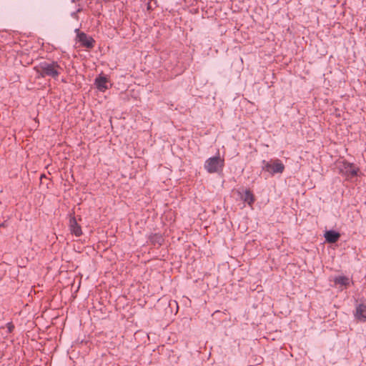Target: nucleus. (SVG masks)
I'll list each match as a JSON object with an SVG mask.
<instances>
[{
  "label": "nucleus",
  "mask_w": 366,
  "mask_h": 366,
  "mask_svg": "<svg viewBox=\"0 0 366 366\" xmlns=\"http://www.w3.org/2000/svg\"><path fill=\"white\" fill-rule=\"evenodd\" d=\"M62 70V67L56 61H43L39 64L37 72L42 78L49 76L56 79Z\"/></svg>",
  "instance_id": "1"
},
{
  "label": "nucleus",
  "mask_w": 366,
  "mask_h": 366,
  "mask_svg": "<svg viewBox=\"0 0 366 366\" xmlns=\"http://www.w3.org/2000/svg\"><path fill=\"white\" fill-rule=\"evenodd\" d=\"M285 168L284 164L279 159H271L262 162V170L268 172L272 176L283 173Z\"/></svg>",
  "instance_id": "2"
},
{
  "label": "nucleus",
  "mask_w": 366,
  "mask_h": 366,
  "mask_svg": "<svg viewBox=\"0 0 366 366\" xmlns=\"http://www.w3.org/2000/svg\"><path fill=\"white\" fill-rule=\"evenodd\" d=\"M224 159L218 156L208 158L204 164V167L208 173H217L223 169Z\"/></svg>",
  "instance_id": "3"
},
{
  "label": "nucleus",
  "mask_w": 366,
  "mask_h": 366,
  "mask_svg": "<svg viewBox=\"0 0 366 366\" xmlns=\"http://www.w3.org/2000/svg\"><path fill=\"white\" fill-rule=\"evenodd\" d=\"M337 169H339V172L347 179L356 177L359 171V169L355 167L354 164L350 163L345 160L340 161L337 163Z\"/></svg>",
  "instance_id": "4"
},
{
  "label": "nucleus",
  "mask_w": 366,
  "mask_h": 366,
  "mask_svg": "<svg viewBox=\"0 0 366 366\" xmlns=\"http://www.w3.org/2000/svg\"><path fill=\"white\" fill-rule=\"evenodd\" d=\"M94 85L100 92H105L112 86L107 76L102 74L98 75L94 80Z\"/></svg>",
  "instance_id": "5"
},
{
  "label": "nucleus",
  "mask_w": 366,
  "mask_h": 366,
  "mask_svg": "<svg viewBox=\"0 0 366 366\" xmlns=\"http://www.w3.org/2000/svg\"><path fill=\"white\" fill-rule=\"evenodd\" d=\"M354 317L358 322H366V300H362L356 305Z\"/></svg>",
  "instance_id": "6"
},
{
  "label": "nucleus",
  "mask_w": 366,
  "mask_h": 366,
  "mask_svg": "<svg viewBox=\"0 0 366 366\" xmlns=\"http://www.w3.org/2000/svg\"><path fill=\"white\" fill-rule=\"evenodd\" d=\"M75 31L77 33L76 37V43H79L80 46H92L94 40L91 36L84 32H80L78 29H76Z\"/></svg>",
  "instance_id": "7"
},
{
  "label": "nucleus",
  "mask_w": 366,
  "mask_h": 366,
  "mask_svg": "<svg viewBox=\"0 0 366 366\" xmlns=\"http://www.w3.org/2000/svg\"><path fill=\"white\" fill-rule=\"evenodd\" d=\"M69 227L71 234H74L76 237H80L81 235V228L78 224L74 217L70 219Z\"/></svg>",
  "instance_id": "8"
},
{
  "label": "nucleus",
  "mask_w": 366,
  "mask_h": 366,
  "mask_svg": "<svg viewBox=\"0 0 366 366\" xmlns=\"http://www.w3.org/2000/svg\"><path fill=\"white\" fill-rule=\"evenodd\" d=\"M324 237L327 242L335 243L340 237V234L334 230H328L325 232Z\"/></svg>",
  "instance_id": "9"
},
{
  "label": "nucleus",
  "mask_w": 366,
  "mask_h": 366,
  "mask_svg": "<svg viewBox=\"0 0 366 366\" xmlns=\"http://www.w3.org/2000/svg\"><path fill=\"white\" fill-rule=\"evenodd\" d=\"M149 242L153 245H162L164 242V238L159 233L151 234L148 237Z\"/></svg>",
  "instance_id": "10"
},
{
  "label": "nucleus",
  "mask_w": 366,
  "mask_h": 366,
  "mask_svg": "<svg viewBox=\"0 0 366 366\" xmlns=\"http://www.w3.org/2000/svg\"><path fill=\"white\" fill-rule=\"evenodd\" d=\"M241 198L244 202L247 203L249 206H252L255 200L254 194L249 189L245 190L244 194L241 197Z\"/></svg>",
  "instance_id": "11"
},
{
  "label": "nucleus",
  "mask_w": 366,
  "mask_h": 366,
  "mask_svg": "<svg viewBox=\"0 0 366 366\" xmlns=\"http://www.w3.org/2000/svg\"><path fill=\"white\" fill-rule=\"evenodd\" d=\"M350 282V279L345 276H338L335 278V283L341 286H347Z\"/></svg>",
  "instance_id": "12"
},
{
  "label": "nucleus",
  "mask_w": 366,
  "mask_h": 366,
  "mask_svg": "<svg viewBox=\"0 0 366 366\" xmlns=\"http://www.w3.org/2000/svg\"><path fill=\"white\" fill-rule=\"evenodd\" d=\"M157 6V1L154 0H149L147 3V10L152 11Z\"/></svg>",
  "instance_id": "13"
},
{
  "label": "nucleus",
  "mask_w": 366,
  "mask_h": 366,
  "mask_svg": "<svg viewBox=\"0 0 366 366\" xmlns=\"http://www.w3.org/2000/svg\"><path fill=\"white\" fill-rule=\"evenodd\" d=\"M6 335L11 333L14 329V325H13L12 322H8L6 325Z\"/></svg>",
  "instance_id": "14"
},
{
  "label": "nucleus",
  "mask_w": 366,
  "mask_h": 366,
  "mask_svg": "<svg viewBox=\"0 0 366 366\" xmlns=\"http://www.w3.org/2000/svg\"><path fill=\"white\" fill-rule=\"evenodd\" d=\"M3 226V224H0V227Z\"/></svg>",
  "instance_id": "15"
}]
</instances>
